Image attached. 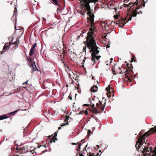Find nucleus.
Returning a JSON list of instances; mask_svg holds the SVG:
<instances>
[{
    "label": "nucleus",
    "mask_w": 156,
    "mask_h": 156,
    "mask_svg": "<svg viewBox=\"0 0 156 156\" xmlns=\"http://www.w3.org/2000/svg\"><path fill=\"white\" fill-rule=\"evenodd\" d=\"M80 0L81 5V8L79 10V12L83 15L87 11V14L89 15L90 18L91 27L87 37L86 43H96L95 41L94 38L95 35V27L94 23V16L91 13L92 10L90 8L89 3L90 2H96V0Z\"/></svg>",
    "instance_id": "nucleus-1"
},
{
    "label": "nucleus",
    "mask_w": 156,
    "mask_h": 156,
    "mask_svg": "<svg viewBox=\"0 0 156 156\" xmlns=\"http://www.w3.org/2000/svg\"><path fill=\"white\" fill-rule=\"evenodd\" d=\"M145 139L143 136H140L136 144L135 145V147L137 149H139L140 147H142V152L145 155V156H155L156 155V147L152 149V147H150L149 150H148V146H146V143L144 144Z\"/></svg>",
    "instance_id": "nucleus-2"
},
{
    "label": "nucleus",
    "mask_w": 156,
    "mask_h": 156,
    "mask_svg": "<svg viewBox=\"0 0 156 156\" xmlns=\"http://www.w3.org/2000/svg\"><path fill=\"white\" fill-rule=\"evenodd\" d=\"M114 18L115 19V21L117 24H118L119 27H123L126 23L131 20V17H130L127 21V18H121L119 15H114Z\"/></svg>",
    "instance_id": "nucleus-3"
},
{
    "label": "nucleus",
    "mask_w": 156,
    "mask_h": 156,
    "mask_svg": "<svg viewBox=\"0 0 156 156\" xmlns=\"http://www.w3.org/2000/svg\"><path fill=\"white\" fill-rule=\"evenodd\" d=\"M95 106L94 104L92 105L91 107L94 108V109L93 110L90 109V111L93 112L94 113H97L99 112L100 109L102 111H103L105 105H103L102 102L99 101V102L96 104V108L97 109H96Z\"/></svg>",
    "instance_id": "nucleus-4"
},
{
    "label": "nucleus",
    "mask_w": 156,
    "mask_h": 156,
    "mask_svg": "<svg viewBox=\"0 0 156 156\" xmlns=\"http://www.w3.org/2000/svg\"><path fill=\"white\" fill-rule=\"evenodd\" d=\"M28 59L30 62H33V63L30 66L32 69L31 72L32 73H33L34 71L37 70V69L35 65V62H33V59L31 58H28Z\"/></svg>",
    "instance_id": "nucleus-5"
},
{
    "label": "nucleus",
    "mask_w": 156,
    "mask_h": 156,
    "mask_svg": "<svg viewBox=\"0 0 156 156\" xmlns=\"http://www.w3.org/2000/svg\"><path fill=\"white\" fill-rule=\"evenodd\" d=\"M154 132H156V126H155L154 128H151L147 132L145 133L142 136L147 137L150 134L153 133Z\"/></svg>",
    "instance_id": "nucleus-6"
},
{
    "label": "nucleus",
    "mask_w": 156,
    "mask_h": 156,
    "mask_svg": "<svg viewBox=\"0 0 156 156\" xmlns=\"http://www.w3.org/2000/svg\"><path fill=\"white\" fill-rule=\"evenodd\" d=\"M101 25L105 30L107 31L109 30V26L107 23L103 22L101 23Z\"/></svg>",
    "instance_id": "nucleus-7"
},
{
    "label": "nucleus",
    "mask_w": 156,
    "mask_h": 156,
    "mask_svg": "<svg viewBox=\"0 0 156 156\" xmlns=\"http://www.w3.org/2000/svg\"><path fill=\"white\" fill-rule=\"evenodd\" d=\"M10 47V46L8 45V44H6L3 47V48L2 51H0L2 54L5 52L7 49H9Z\"/></svg>",
    "instance_id": "nucleus-8"
},
{
    "label": "nucleus",
    "mask_w": 156,
    "mask_h": 156,
    "mask_svg": "<svg viewBox=\"0 0 156 156\" xmlns=\"http://www.w3.org/2000/svg\"><path fill=\"white\" fill-rule=\"evenodd\" d=\"M54 135L53 136L52 135V137L51 138V139L49 138V142L51 143H52L53 142H55V137L57 136L56 132H55V133H54Z\"/></svg>",
    "instance_id": "nucleus-9"
},
{
    "label": "nucleus",
    "mask_w": 156,
    "mask_h": 156,
    "mask_svg": "<svg viewBox=\"0 0 156 156\" xmlns=\"http://www.w3.org/2000/svg\"><path fill=\"white\" fill-rule=\"evenodd\" d=\"M51 3L55 5H59V0H51Z\"/></svg>",
    "instance_id": "nucleus-10"
},
{
    "label": "nucleus",
    "mask_w": 156,
    "mask_h": 156,
    "mask_svg": "<svg viewBox=\"0 0 156 156\" xmlns=\"http://www.w3.org/2000/svg\"><path fill=\"white\" fill-rule=\"evenodd\" d=\"M98 90V87L97 86H92L90 89V90L91 92H95L97 91Z\"/></svg>",
    "instance_id": "nucleus-11"
},
{
    "label": "nucleus",
    "mask_w": 156,
    "mask_h": 156,
    "mask_svg": "<svg viewBox=\"0 0 156 156\" xmlns=\"http://www.w3.org/2000/svg\"><path fill=\"white\" fill-rule=\"evenodd\" d=\"M69 117L68 116H66V119L64 121L66 123H65L64 124H63L62 125H61V126H65L66 125H68L69 124L68 121H67V122H66V121L69 119Z\"/></svg>",
    "instance_id": "nucleus-12"
},
{
    "label": "nucleus",
    "mask_w": 156,
    "mask_h": 156,
    "mask_svg": "<svg viewBox=\"0 0 156 156\" xmlns=\"http://www.w3.org/2000/svg\"><path fill=\"white\" fill-rule=\"evenodd\" d=\"M8 118V117L5 115H0V120L5 119Z\"/></svg>",
    "instance_id": "nucleus-13"
},
{
    "label": "nucleus",
    "mask_w": 156,
    "mask_h": 156,
    "mask_svg": "<svg viewBox=\"0 0 156 156\" xmlns=\"http://www.w3.org/2000/svg\"><path fill=\"white\" fill-rule=\"evenodd\" d=\"M19 110H17L16 111H15L12 112H10L9 113V114L11 115H13L16 114L19 111Z\"/></svg>",
    "instance_id": "nucleus-14"
},
{
    "label": "nucleus",
    "mask_w": 156,
    "mask_h": 156,
    "mask_svg": "<svg viewBox=\"0 0 156 156\" xmlns=\"http://www.w3.org/2000/svg\"><path fill=\"white\" fill-rule=\"evenodd\" d=\"M106 90L108 91V93L110 92V85H108L107 87L106 88Z\"/></svg>",
    "instance_id": "nucleus-15"
},
{
    "label": "nucleus",
    "mask_w": 156,
    "mask_h": 156,
    "mask_svg": "<svg viewBox=\"0 0 156 156\" xmlns=\"http://www.w3.org/2000/svg\"><path fill=\"white\" fill-rule=\"evenodd\" d=\"M34 53V50H30V51L29 52V55L30 56H31L33 55Z\"/></svg>",
    "instance_id": "nucleus-16"
},
{
    "label": "nucleus",
    "mask_w": 156,
    "mask_h": 156,
    "mask_svg": "<svg viewBox=\"0 0 156 156\" xmlns=\"http://www.w3.org/2000/svg\"><path fill=\"white\" fill-rule=\"evenodd\" d=\"M88 110H89V109H86V110H85V112H84V113L86 115H88Z\"/></svg>",
    "instance_id": "nucleus-17"
},
{
    "label": "nucleus",
    "mask_w": 156,
    "mask_h": 156,
    "mask_svg": "<svg viewBox=\"0 0 156 156\" xmlns=\"http://www.w3.org/2000/svg\"><path fill=\"white\" fill-rule=\"evenodd\" d=\"M37 45V43H35L32 46V47H33L34 48H35V47Z\"/></svg>",
    "instance_id": "nucleus-18"
},
{
    "label": "nucleus",
    "mask_w": 156,
    "mask_h": 156,
    "mask_svg": "<svg viewBox=\"0 0 156 156\" xmlns=\"http://www.w3.org/2000/svg\"><path fill=\"white\" fill-rule=\"evenodd\" d=\"M48 101H47L45 103V106H47V107H48Z\"/></svg>",
    "instance_id": "nucleus-19"
},
{
    "label": "nucleus",
    "mask_w": 156,
    "mask_h": 156,
    "mask_svg": "<svg viewBox=\"0 0 156 156\" xmlns=\"http://www.w3.org/2000/svg\"><path fill=\"white\" fill-rule=\"evenodd\" d=\"M35 148L34 150H31L30 151V152L32 153V154H34V153L35 152V151H34V150H35Z\"/></svg>",
    "instance_id": "nucleus-20"
},
{
    "label": "nucleus",
    "mask_w": 156,
    "mask_h": 156,
    "mask_svg": "<svg viewBox=\"0 0 156 156\" xmlns=\"http://www.w3.org/2000/svg\"><path fill=\"white\" fill-rule=\"evenodd\" d=\"M86 47H85L83 48V51L86 52Z\"/></svg>",
    "instance_id": "nucleus-21"
},
{
    "label": "nucleus",
    "mask_w": 156,
    "mask_h": 156,
    "mask_svg": "<svg viewBox=\"0 0 156 156\" xmlns=\"http://www.w3.org/2000/svg\"><path fill=\"white\" fill-rule=\"evenodd\" d=\"M19 27L20 28L19 29L17 28L16 27V26H15V28L16 30H20V28H21L20 27Z\"/></svg>",
    "instance_id": "nucleus-22"
},
{
    "label": "nucleus",
    "mask_w": 156,
    "mask_h": 156,
    "mask_svg": "<svg viewBox=\"0 0 156 156\" xmlns=\"http://www.w3.org/2000/svg\"><path fill=\"white\" fill-rule=\"evenodd\" d=\"M28 82V80H27V81H26L25 82L23 83V85H24V84H27V83Z\"/></svg>",
    "instance_id": "nucleus-23"
},
{
    "label": "nucleus",
    "mask_w": 156,
    "mask_h": 156,
    "mask_svg": "<svg viewBox=\"0 0 156 156\" xmlns=\"http://www.w3.org/2000/svg\"><path fill=\"white\" fill-rule=\"evenodd\" d=\"M78 144V143H73L72 144L73 145H77V144Z\"/></svg>",
    "instance_id": "nucleus-24"
},
{
    "label": "nucleus",
    "mask_w": 156,
    "mask_h": 156,
    "mask_svg": "<svg viewBox=\"0 0 156 156\" xmlns=\"http://www.w3.org/2000/svg\"><path fill=\"white\" fill-rule=\"evenodd\" d=\"M18 43L17 41L15 42H14L13 43V44H17Z\"/></svg>",
    "instance_id": "nucleus-25"
},
{
    "label": "nucleus",
    "mask_w": 156,
    "mask_h": 156,
    "mask_svg": "<svg viewBox=\"0 0 156 156\" xmlns=\"http://www.w3.org/2000/svg\"><path fill=\"white\" fill-rule=\"evenodd\" d=\"M34 48L33 47H32L30 50L34 51Z\"/></svg>",
    "instance_id": "nucleus-26"
},
{
    "label": "nucleus",
    "mask_w": 156,
    "mask_h": 156,
    "mask_svg": "<svg viewBox=\"0 0 156 156\" xmlns=\"http://www.w3.org/2000/svg\"><path fill=\"white\" fill-rule=\"evenodd\" d=\"M110 47V46L108 45H107V46H106V48H109Z\"/></svg>",
    "instance_id": "nucleus-27"
},
{
    "label": "nucleus",
    "mask_w": 156,
    "mask_h": 156,
    "mask_svg": "<svg viewBox=\"0 0 156 156\" xmlns=\"http://www.w3.org/2000/svg\"><path fill=\"white\" fill-rule=\"evenodd\" d=\"M110 60H111L110 62H111L113 60V58H111Z\"/></svg>",
    "instance_id": "nucleus-28"
},
{
    "label": "nucleus",
    "mask_w": 156,
    "mask_h": 156,
    "mask_svg": "<svg viewBox=\"0 0 156 156\" xmlns=\"http://www.w3.org/2000/svg\"><path fill=\"white\" fill-rule=\"evenodd\" d=\"M90 132H91V131H90V130H89L88 131V134H89L90 133Z\"/></svg>",
    "instance_id": "nucleus-29"
},
{
    "label": "nucleus",
    "mask_w": 156,
    "mask_h": 156,
    "mask_svg": "<svg viewBox=\"0 0 156 156\" xmlns=\"http://www.w3.org/2000/svg\"><path fill=\"white\" fill-rule=\"evenodd\" d=\"M80 146H81V144H80L79 145V146H78V148H80Z\"/></svg>",
    "instance_id": "nucleus-30"
},
{
    "label": "nucleus",
    "mask_w": 156,
    "mask_h": 156,
    "mask_svg": "<svg viewBox=\"0 0 156 156\" xmlns=\"http://www.w3.org/2000/svg\"><path fill=\"white\" fill-rule=\"evenodd\" d=\"M88 105H87V104H84L83 105V106H88Z\"/></svg>",
    "instance_id": "nucleus-31"
},
{
    "label": "nucleus",
    "mask_w": 156,
    "mask_h": 156,
    "mask_svg": "<svg viewBox=\"0 0 156 156\" xmlns=\"http://www.w3.org/2000/svg\"><path fill=\"white\" fill-rule=\"evenodd\" d=\"M61 129V127H59L58 128V129L59 130Z\"/></svg>",
    "instance_id": "nucleus-32"
},
{
    "label": "nucleus",
    "mask_w": 156,
    "mask_h": 156,
    "mask_svg": "<svg viewBox=\"0 0 156 156\" xmlns=\"http://www.w3.org/2000/svg\"><path fill=\"white\" fill-rule=\"evenodd\" d=\"M48 151L46 150H44V151H43V152H44V153L45 152V151Z\"/></svg>",
    "instance_id": "nucleus-33"
},
{
    "label": "nucleus",
    "mask_w": 156,
    "mask_h": 156,
    "mask_svg": "<svg viewBox=\"0 0 156 156\" xmlns=\"http://www.w3.org/2000/svg\"><path fill=\"white\" fill-rule=\"evenodd\" d=\"M84 141V139H83V140H82L81 141L82 142H83Z\"/></svg>",
    "instance_id": "nucleus-34"
},
{
    "label": "nucleus",
    "mask_w": 156,
    "mask_h": 156,
    "mask_svg": "<svg viewBox=\"0 0 156 156\" xmlns=\"http://www.w3.org/2000/svg\"><path fill=\"white\" fill-rule=\"evenodd\" d=\"M80 156H84L82 154H81L80 155Z\"/></svg>",
    "instance_id": "nucleus-35"
},
{
    "label": "nucleus",
    "mask_w": 156,
    "mask_h": 156,
    "mask_svg": "<svg viewBox=\"0 0 156 156\" xmlns=\"http://www.w3.org/2000/svg\"><path fill=\"white\" fill-rule=\"evenodd\" d=\"M96 146L98 147V148H99V145H97Z\"/></svg>",
    "instance_id": "nucleus-36"
},
{
    "label": "nucleus",
    "mask_w": 156,
    "mask_h": 156,
    "mask_svg": "<svg viewBox=\"0 0 156 156\" xmlns=\"http://www.w3.org/2000/svg\"><path fill=\"white\" fill-rule=\"evenodd\" d=\"M112 71L113 72V73H114V72H115V71H114H114H113V69H112Z\"/></svg>",
    "instance_id": "nucleus-37"
},
{
    "label": "nucleus",
    "mask_w": 156,
    "mask_h": 156,
    "mask_svg": "<svg viewBox=\"0 0 156 156\" xmlns=\"http://www.w3.org/2000/svg\"><path fill=\"white\" fill-rule=\"evenodd\" d=\"M112 71L113 72V73H114V72H115V71H114H114H113V69H112Z\"/></svg>",
    "instance_id": "nucleus-38"
},
{
    "label": "nucleus",
    "mask_w": 156,
    "mask_h": 156,
    "mask_svg": "<svg viewBox=\"0 0 156 156\" xmlns=\"http://www.w3.org/2000/svg\"><path fill=\"white\" fill-rule=\"evenodd\" d=\"M48 112H49V108H48Z\"/></svg>",
    "instance_id": "nucleus-39"
},
{
    "label": "nucleus",
    "mask_w": 156,
    "mask_h": 156,
    "mask_svg": "<svg viewBox=\"0 0 156 156\" xmlns=\"http://www.w3.org/2000/svg\"><path fill=\"white\" fill-rule=\"evenodd\" d=\"M43 20H44L45 19V18H43Z\"/></svg>",
    "instance_id": "nucleus-40"
},
{
    "label": "nucleus",
    "mask_w": 156,
    "mask_h": 156,
    "mask_svg": "<svg viewBox=\"0 0 156 156\" xmlns=\"http://www.w3.org/2000/svg\"><path fill=\"white\" fill-rule=\"evenodd\" d=\"M89 156H93L91 154H90Z\"/></svg>",
    "instance_id": "nucleus-41"
},
{
    "label": "nucleus",
    "mask_w": 156,
    "mask_h": 156,
    "mask_svg": "<svg viewBox=\"0 0 156 156\" xmlns=\"http://www.w3.org/2000/svg\"><path fill=\"white\" fill-rule=\"evenodd\" d=\"M136 16V15H133V16Z\"/></svg>",
    "instance_id": "nucleus-42"
},
{
    "label": "nucleus",
    "mask_w": 156,
    "mask_h": 156,
    "mask_svg": "<svg viewBox=\"0 0 156 156\" xmlns=\"http://www.w3.org/2000/svg\"><path fill=\"white\" fill-rule=\"evenodd\" d=\"M0 131L1 132H2V130L0 129Z\"/></svg>",
    "instance_id": "nucleus-43"
},
{
    "label": "nucleus",
    "mask_w": 156,
    "mask_h": 156,
    "mask_svg": "<svg viewBox=\"0 0 156 156\" xmlns=\"http://www.w3.org/2000/svg\"><path fill=\"white\" fill-rule=\"evenodd\" d=\"M77 150H78V148H77L76 149Z\"/></svg>",
    "instance_id": "nucleus-44"
},
{
    "label": "nucleus",
    "mask_w": 156,
    "mask_h": 156,
    "mask_svg": "<svg viewBox=\"0 0 156 156\" xmlns=\"http://www.w3.org/2000/svg\"><path fill=\"white\" fill-rule=\"evenodd\" d=\"M51 136H49V138H50V137H51Z\"/></svg>",
    "instance_id": "nucleus-45"
},
{
    "label": "nucleus",
    "mask_w": 156,
    "mask_h": 156,
    "mask_svg": "<svg viewBox=\"0 0 156 156\" xmlns=\"http://www.w3.org/2000/svg\"><path fill=\"white\" fill-rule=\"evenodd\" d=\"M104 104H105V102H104Z\"/></svg>",
    "instance_id": "nucleus-46"
},
{
    "label": "nucleus",
    "mask_w": 156,
    "mask_h": 156,
    "mask_svg": "<svg viewBox=\"0 0 156 156\" xmlns=\"http://www.w3.org/2000/svg\"><path fill=\"white\" fill-rule=\"evenodd\" d=\"M149 143H148V145H149Z\"/></svg>",
    "instance_id": "nucleus-47"
},
{
    "label": "nucleus",
    "mask_w": 156,
    "mask_h": 156,
    "mask_svg": "<svg viewBox=\"0 0 156 156\" xmlns=\"http://www.w3.org/2000/svg\"><path fill=\"white\" fill-rule=\"evenodd\" d=\"M45 148L46 147V146H45Z\"/></svg>",
    "instance_id": "nucleus-48"
}]
</instances>
